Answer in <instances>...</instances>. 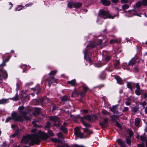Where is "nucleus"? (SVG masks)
Masks as SVG:
<instances>
[{"instance_id": "obj_1", "label": "nucleus", "mask_w": 147, "mask_h": 147, "mask_svg": "<svg viewBox=\"0 0 147 147\" xmlns=\"http://www.w3.org/2000/svg\"><path fill=\"white\" fill-rule=\"evenodd\" d=\"M22 138V142L27 144L28 141H30L29 144L32 145L34 144H38L41 140L47 142L51 141L55 143H58V147H69V145L64 142L61 141L57 138Z\"/></svg>"}, {"instance_id": "obj_2", "label": "nucleus", "mask_w": 147, "mask_h": 147, "mask_svg": "<svg viewBox=\"0 0 147 147\" xmlns=\"http://www.w3.org/2000/svg\"><path fill=\"white\" fill-rule=\"evenodd\" d=\"M100 16L102 17L104 19L107 18L113 19L115 16L111 15L108 11H105L103 10L100 11Z\"/></svg>"}, {"instance_id": "obj_3", "label": "nucleus", "mask_w": 147, "mask_h": 147, "mask_svg": "<svg viewBox=\"0 0 147 147\" xmlns=\"http://www.w3.org/2000/svg\"><path fill=\"white\" fill-rule=\"evenodd\" d=\"M11 119L13 120L16 121H22L23 118L20 115H18L16 113H14L11 114Z\"/></svg>"}, {"instance_id": "obj_4", "label": "nucleus", "mask_w": 147, "mask_h": 147, "mask_svg": "<svg viewBox=\"0 0 147 147\" xmlns=\"http://www.w3.org/2000/svg\"><path fill=\"white\" fill-rule=\"evenodd\" d=\"M74 134L76 137L80 138H83L84 137L83 133L80 132L78 127H76L74 129Z\"/></svg>"}, {"instance_id": "obj_5", "label": "nucleus", "mask_w": 147, "mask_h": 147, "mask_svg": "<svg viewBox=\"0 0 147 147\" xmlns=\"http://www.w3.org/2000/svg\"><path fill=\"white\" fill-rule=\"evenodd\" d=\"M139 62L138 58L136 57H135L132 58L129 61L128 65L129 66H132L136 63H138Z\"/></svg>"}, {"instance_id": "obj_6", "label": "nucleus", "mask_w": 147, "mask_h": 147, "mask_svg": "<svg viewBox=\"0 0 147 147\" xmlns=\"http://www.w3.org/2000/svg\"><path fill=\"white\" fill-rule=\"evenodd\" d=\"M7 76L8 74L6 71L1 69V77L5 79L7 78Z\"/></svg>"}, {"instance_id": "obj_7", "label": "nucleus", "mask_w": 147, "mask_h": 147, "mask_svg": "<svg viewBox=\"0 0 147 147\" xmlns=\"http://www.w3.org/2000/svg\"><path fill=\"white\" fill-rule=\"evenodd\" d=\"M38 137H40V138H45L47 135L45 132H42L40 131H38Z\"/></svg>"}, {"instance_id": "obj_8", "label": "nucleus", "mask_w": 147, "mask_h": 147, "mask_svg": "<svg viewBox=\"0 0 147 147\" xmlns=\"http://www.w3.org/2000/svg\"><path fill=\"white\" fill-rule=\"evenodd\" d=\"M115 78L116 79L118 84H123V81L120 77L117 76H115Z\"/></svg>"}, {"instance_id": "obj_9", "label": "nucleus", "mask_w": 147, "mask_h": 147, "mask_svg": "<svg viewBox=\"0 0 147 147\" xmlns=\"http://www.w3.org/2000/svg\"><path fill=\"white\" fill-rule=\"evenodd\" d=\"M67 82L68 84H70L72 86H75L76 85V83L75 79L73 80L70 81H68Z\"/></svg>"}, {"instance_id": "obj_10", "label": "nucleus", "mask_w": 147, "mask_h": 147, "mask_svg": "<svg viewBox=\"0 0 147 147\" xmlns=\"http://www.w3.org/2000/svg\"><path fill=\"white\" fill-rule=\"evenodd\" d=\"M50 78H51V80L49 81V79H48L47 80L48 81V83L49 86H50L51 84L53 82L56 83L57 80L53 77H52L51 78L50 77Z\"/></svg>"}, {"instance_id": "obj_11", "label": "nucleus", "mask_w": 147, "mask_h": 147, "mask_svg": "<svg viewBox=\"0 0 147 147\" xmlns=\"http://www.w3.org/2000/svg\"><path fill=\"white\" fill-rule=\"evenodd\" d=\"M10 58V56H9L8 58L5 59H3L2 63L1 64V66L3 67L4 66H6V63L9 61Z\"/></svg>"}, {"instance_id": "obj_12", "label": "nucleus", "mask_w": 147, "mask_h": 147, "mask_svg": "<svg viewBox=\"0 0 147 147\" xmlns=\"http://www.w3.org/2000/svg\"><path fill=\"white\" fill-rule=\"evenodd\" d=\"M82 5V4L80 2L75 3L73 4V7L75 8H79Z\"/></svg>"}, {"instance_id": "obj_13", "label": "nucleus", "mask_w": 147, "mask_h": 147, "mask_svg": "<svg viewBox=\"0 0 147 147\" xmlns=\"http://www.w3.org/2000/svg\"><path fill=\"white\" fill-rule=\"evenodd\" d=\"M50 120L54 121L55 122H56L59 121V118L57 116L51 117L50 118Z\"/></svg>"}, {"instance_id": "obj_14", "label": "nucleus", "mask_w": 147, "mask_h": 147, "mask_svg": "<svg viewBox=\"0 0 147 147\" xmlns=\"http://www.w3.org/2000/svg\"><path fill=\"white\" fill-rule=\"evenodd\" d=\"M101 2L103 5L105 6H108L110 4V1L107 0H101Z\"/></svg>"}, {"instance_id": "obj_15", "label": "nucleus", "mask_w": 147, "mask_h": 147, "mask_svg": "<svg viewBox=\"0 0 147 147\" xmlns=\"http://www.w3.org/2000/svg\"><path fill=\"white\" fill-rule=\"evenodd\" d=\"M140 119L138 118H136L135 119V124L136 126H138L140 123Z\"/></svg>"}, {"instance_id": "obj_16", "label": "nucleus", "mask_w": 147, "mask_h": 147, "mask_svg": "<svg viewBox=\"0 0 147 147\" xmlns=\"http://www.w3.org/2000/svg\"><path fill=\"white\" fill-rule=\"evenodd\" d=\"M117 142L121 146L124 145L125 143L122 141L121 139H119L117 140Z\"/></svg>"}, {"instance_id": "obj_17", "label": "nucleus", "mask_w": 147, "mask_h": 147, "mask_svg": "<svg viewBox=\"0 0 147 147\" xmlns=\"http://www.w3.org/2000/svg\"><path fill=\"white\" fill-rule=\"evenodd\" d=\"M19 98V95L17 93L15 95V96H14L12 98H11V99L13 100L16 101L18 100Z\"/></svg>"}, {"instance_id": "obj_18", "label": "nucleus", "mask_w": 147, "mask_h": 147, "mask_svg": "<svg viewBox=\"0 0 147 147\" xmlns=\"http://www.w3.org/2000/svg\"><path fill=\"white\" fill-rule=\"evenodd\" d=\"M117 109V106H115L111 108H110V110L111 111L114 113Z\"/></svg>"}, {"instance_id": "obj_19", "label": "nucleus", "mask_w": 147, "mask_h": 147, "mask_svg": "<svg viewBox=\"0 0 147 147\" xmlns=\"http://www.w3.org/2000/svg\"><path fill=\"white\" fill-rule=\"evenodd\" d=\"M119 42V41L117 39H111L109 42V43L110 44H112L113 43H117Z\"/></svg>"}, {"instance_id": "obj_20", "label": "nucleus", "mask_w": 147, "mask_h": 147, "mask_svg": "<svg viewBox=\"0 0 147 147\" xmlns=\"http://www.w3.org/2000/svg\"><path fill=\"white\" fill-rule=\"evenodd\" d=\"M129 7V6L127 4H125L122 5V9L123 10L127 9Z\"/></svg>"}, {"instance_id": "obj_21", "label": "nucleus", "mask_w": 147, "mask_h": 147, "mask_svg": "<svg viewBox=\"0 0 147 147\" xmlns=\"http://www.w3.org/2000/svg\"><path fill=\"white\" fill-rule=\"evenodd\" d=\"M74 3L71 1L69 2L68 3V7L70 8H71L73 6Z\"/></svg>"}, {"instance_id": "obj_22", "label": "nucleus", "mask_w": 147, "mask_h": 147, "mask_svg": "<svg viewBox=\"0 0 147 147\" xmlns=\"http://www.w3.org/2000/svg\"><path fill=\"white\" fill-rule=\"evenodd\" d=\"M57 72L56 70L52 71L49 74V75L50 76H54L55 75Z\"/></svg>"}, {"instance_id": "obj_23", "label": "nucleus", "mask_w": 147, "mask_h": 147, "mask_svg": "<svg viewBox=\"0 0 147 147\" xmlns=\"http://www.w3.org/2000/svg\"><path fill=\"white\" fill-rule=\"evenodd\" d=\"M60 129L61 130L63 131L64 133H66L67 131V129L63 126L61 127Z\"/></svg>"}, {"instance_id": "obj_24", "label": "nucleus", "mask_w": 147, "mask_h": 147, "mask_svg": "<svg viewBox=\"0 0 147 147\" xmlns=\"http://www.w3.org/2000/svg\"><path fill=\"white\" fill-rule=\"evenodd\" d=\"M24 6L22 5H19L16 8V9L17 11H19L22 9Z\"/></svg>"}, {"instance_id": "obj_25", "label": "nucleus", "mask_w": 147, "mask_h": 147, "mask_svg": "<svg viewBox=\"0 0 147 147\" xmlns=\"http://www.w3.org/2000/svg\"><path fill=\"white\" fill-rule=\"evenodd\" d=\"M68 99V98L67 96H64L62 98L61 100L62 101H66Z\"/></svg>"}, {"instance_id": "obj_26", "label": "nucleus", "mask_w": 147, "mask_h": 147, "mask_svg": "<svg viewBox=\"0 0 147 147\" xmlns=\"http://www.w3.org/2000/svg\"><path fill=\"white\" fill-rule=\"evenodd\" d=\"M127 131L129 134V135L130 137H132L134 134L133 131L129 129H128Z\"/></svg>"}, {"instance_id": "obj_27", "label": "nucleus", "mask_w": 147, "mask_h": 147, "mask_svg": "<svg viewBox=\"0 0 147 147\" xmlns=\"http://www.w3.org/2000/svg\"><path fill=\"white\" fill-rule=\"evenodd\" d=\"M142 5V2L140 1H138L136 4V6L137 7H140Z\"/></svg>"}, {"instance_id": "obj_28", "label": "nucleus", "mask_w": 147, "mask_h": 147, "mask_svg": "<svg viewBox=\"0 0 147 147\" xmlns=\"http://www.w3.org/2000/svg\"><path fill=\"white\" fill-rule=\"evenodd\" d=\"M101 113L103 114L108 115H109V113L105 109H103L101 111Z\"/></svg>"}, {"instance_id": "obj_29", "label": "nucleus", "mask_w": 147, "mask_h": 147, "mask_svg": "<svg viewBox=\"0 0 147 147\" xmlns=\"http://www.w3.org/2000/svg\"><path fill=\"white\" fill-rule=\"evenodd\" d=\"M139 71V69L137 66H136L134 68L133 71L134 72H138Z\"/></svg>"}, {"instance_id": "obj_30", "label": "nucleus", "mask_w": 147, "mask_h": 147, "mask_svg": "<svg viewBox=\"0 0 147 147\" xmlns=\"http://www.w3.org/2000/svg\"><path fill=\"white\" fill-rule=\"evenodd\" d=\"M142 5L144 6L147 5V0H142Z\"/></svg>"}, {"instance_id": "obj_31", "label": "nucleus", "mask_w": 147, "mask_h": 147, "mask_svg": "<svg viewBox=\"0 0 147 147\" xmlns=\"http://www.w3.org/2000/svg\"><path fill=\"white\" fill-rule=\"evenodd\" d=\"M96 46V45H94L93 44H92L91 45H88L87 46V48H89V47L90 48H94Z\"/></svg>"}, {"instance_id": "obj_32", "label": "nucleus", "mask_w": 147, "mask_h": 147, "mask_svg": "<svg viewBox=\"0 0 147 147\" xmlns=\"http://www.w3.org/2000/svg\"><path fill=\"white\" fill-rule=\"evenodd\" d=\"M135 92V94L139 96L141 94V92L139 90H136Z\"/></svg>"}, {"instance_id": "obj_33", "label": "nucleus", "mask_w": 147, "mask_h": 147, "mask_svg": "<svg viewBox=\"0 0 147 147\" xmlns=\"http://www.w3.org/2000/svg\"><path fill=\"white\" fill-rule=\"evenodd\" d=\"M126 142L127 144L129 145H131V141L130 138H126Z\"/></svg>"}, {"instance_id": "obj_34", "label": "nucleus", "mask_w": 147, "mask_h": 147, "mask_svg": "<svg viewBox=\"0 0 147 147\" xmlns=\"http://www.w3.org/2000/svg\"><path fill=\"white\" fill-rule=\"evenodd\" d=\"M84 118L85 119H87L88 120H90L91 119V117L90 115H88L86 116H85L84 117Z\"/></svg>"}, {"instance_id": "obj_35", "label": "nucleus", "mask_w": 147, "mask_h": 147, "mask_svg": "<svg viewBox=\"0 0 147 147\" xmlns=\"http://www.w3.org/2000/svg\"><path fill=\"white\" fill-rule=\"evenodd\" d=\"M83 90H84V91H86L87 90H88V87L85 85H84L83 86Z\"/></svg>"}, {"instance_id": "obj_36", "label": "nucleus", "mask_w": 147, "mask_h": 147, "mask_svg": "<svg viewBox=\"0 0 147 147\" xmlns=\"http://www.w3.org/2000/svg\"><path fill=\"white\" fill-rule=\"evenodd\" d=\"M106 124L103 121L100 122L99 123L100 125L102 127H105Z\"/></svg>"}, {"instance_id": "obj_37", "label": "nucleus", "mask_w": 147, "mask_h": 147, "mask_svg": "<svg viewBox=\"0 0 147 147\" xmlns=\"http://www.w3.org/2000/svg\"><path fill=\"white\" fill-rule=\"evenodd\" d=\"M7 100L2 99L1 100V104H4L6 103L7 101Z\"/></svg>"}, {"instance_id": "obj_38", "label": "nucleus", "mask_w": 147, "mask_h": 147, "mask_svg": "<svg viewBox=\"0 0 147 147\" xmlns=\"http://www.w3.org/2000/svg\"><path fill=\"white\" fill-rule=\"evenodd\" d=\"M24 109V107L22 106H20L19 107V109L20 110V112L21 113H22V112H23L22 110Z\"/></svg>"}, {"instance_id": "obj_39", "label": "nucleus", "mask_w": 147, "mask_h": 147, "mask_svg": "<svg viewBox=\"0 0 147 147\" xmlns=\"http://www.w3.org/2000/svg\"><path fill=\"white\" fill-rule=\"evenodd\" d=\"M48 134L50 136H54L53 133L51 131H48Z\"/></svg>"}, {"instance_id": "obj_40", "label": "nucleus", "mask_w": 147, "mask_h": 147, "mask_svg": "<svg viewBox=\"0 0 147 147\" xmlns=\"http://www.w3.org/2000/svg\"><path fill=\"white\" fill-rule=\"evenodd\" d=\"M81 121L83 124L86 127H88L90 125L89 124L85 122L84 121L81 120Z\"/></svg>"}, {"instance_id": "obj_41", "label": "nucleus", "mask_w": 147, "mask_h": 147, "mask_svg": "<svg viewBox=\"0 0 147 147\" xmlns=\"http://www.w3.org/2000/svg\"><path fill=\"white\" fill-rule=\"evenodd\" d=\"M120 62L119 61H117L116 62V63L115 64V68L117 67L118 65H119Z\"/></svg>"}, {"instance_id": "obj_42", "label": "nucleus", "mask_w": 147, "mask_h": 147, "mask_svg": "<svg viewBox=\"0 0 147 147\" xmlns=\"http://www.w3.org/2000/svg\"><path fill=\"white\" fill-rule=\"evenodd\" d=\"M136 90H140V85L139 84V83H137L136 85Z\"/></svg>"}, {"instance_id": "obj_43", "label": "nucleus", "mask_w": 147, "mask_h": 147, "mask_svg": "<svg viewBox=\"0 0 147 147\" xmlns=\"http://www.w3.org/2000/svg\"><path fill=\"white\" fill-rule=\"evenodd\" d=\"M50 125L51 123H47L45 127V128H49L50 127Z\"/></svg>"}, {"instance_id": "obj_44", "label": "nucleus", "mask_w": 147, "mask_h": 147, "mask_svg": "<svg viewBox=\"0 0 147 147\" xmlns=\"http://www.w3.org/2000/svg\"><path fill=\"white\" fill-rule=\"evenodd\" d=\"M84 131L85 132H87L88 134H91L92 133V132L89 131L87 129H84Z\"/></svg>"}, {"instance_id": "obj_45", "label": "nucleus", "mask_w": 147, "mask_h": 147, "mask_svg": "<svg viewBox=\"0 0 147 147\" xmlns=\"http://www.w3.org/2000/svg\"><path fill=\"white\" fill-rule=\"evenodd\" d=\"M8 3H9V5L10 6V7H9V9H10L13 7V5L11 2H9Z\"/></svg>"}, {"instance_id": "obj_46", "label": "nucleus", "mask_w": 147, "mask_h": 147, "mask_svg": "<svg viewBox=\"0 0 147 147\" xmlns=\"http://www.w3.org/2000/svg\"><path fill=\"white\" fill-rule=\"evenodd\" d=\"M108 120V118H105L103 119V122L107 124V123Z\"/></svg>"}, {"instance_id": "obj_47", "label": "nucleus", "mask_w": 147, "mask_h": 147, "mask_svg": "<svg viewBox=\"0 0 147 147\" xmlns=\"http://www.w3.org/2000/svg\"><path fill=\"white\" fill-rule=\"evenodd\" d=\"M111 59L110 57V56H107L106 57L105 60L107 62L108 61Z\"/></svg>"}, {"instance_id": "obj_48", "label": "nucleus", "mask_w": 147, "mask_h": 147, "mask_svg": "<svg viewBox=\"0 0 147 147\" xmlns=\"http://www.w3.org/2000/svg\"><path fill=\"white\" fill-rule=\"evenodd\" d=\"M128 2V0H121V2L122 3H127Z\"/></svg>"}, {"instance_id": "obj_49", "label": "nucleus", "mask_w": 147, "mask_h": 147, "mask_svg": "<svg viewBox=\"0 0 147 147\" xmlns=\"http://www.w3.org/2000/svg\"><path fill=\"white\" fill-rule=\"evenodd\" d=\"M128 107H124L123 110V112H124L127 111H128Z\"/></svg>"}, {"instance_id": "obj_50", "label": "nucleus", "mask_w": 147, "mask_h": 147, "mask_svg": "<svg viewBox=\"0 0 147 147\" xmlns=\"http://www.w3.org/2000/svg\"><path fill=\"white\" fill-rule=\"evenodd\" d=\"M11 119V118L10 117H7L5 120V121L6 122H8L9 120H10Z\"/></svg>"}, {"instance_id": "obj_51", "label": "nucleus", "mask_w": 147, "mask_h": 147, "mask_svg": "<svg viewBox=\"0 0 147 147\" xmlns=\"http://www.w3.org/2000/svg\"><path fill=\"white\" fill-rule=\"evenodd\" d=\"M57 136L58 138H61L62 137V134L61 133H58Z\"/></svg>"}, {"instance_id": "obj_52", "label": "nucleus", "mask_w": 147, "mask_h": 147, "mask_svg": "<svg viewBox=\"0 0 147 147\" xmlns=\"http://www.w3.org/2000/svg\"><path fill=\"white\" fill-rule=\"evenodd\" d=\"M127 86L128 88H131V85L130 83H128L127 84Z\"/></svg>"}, {"instance_id": "obj_53", "label": "nucleus", "mask_w": 147, "mask_h": 147, "mask_svg": "<svg viewBox=\"0 0 147 147\" xmlns=\"http://www.w3.org/2000/svg\"><path fill=\"white\" fill-rule=\"evenodd\" d=\"M17 135H18V134H17V133H15V134H13L12 135V136L13 137H17Z\"/></svg>"}, {"instance_id": "obj_54", "label": "nucleus", "mask_w": 147, "mask_h": 147, "mask_svg": "<svg viewBox=\"0 0 147 147\" xmlns=\"http://www.w3.org/2000/svg\"><path fill=\"white\" fill-rule=\"evenodd\" d=\"M111 1L113 3H117L118 2V0H111Z\"/></svg>"}, {"instance_id": "obj_55", "label": "nucleus", "mask_w": 147, "mask_h": 147, "mask_svg": "<svg viewBox=\"0 0 147 147\" xmlns=\"http://www.w3.org/2000/svg\"><path fill=\"white\" fill-rule=\"evenodd\" d=\"M125 104L127 105H129L130 104V103L129 101H126L125 102Z\"/></svg>"}, {"instance_id": "obj_56", "label": "nucleus", "mask_w": 147, "mask_h": 147, "mask_svg": "<svg viewBox=\"0 0 147 147\" xmlns=\"http://www.w3.org/2000/svg\"><path fill=\"white\" fill-rule=\"evenodd\" d=\"M116 126L118 127H121L120 125L118 123H117Z\"/></svg>"}, {"instance_id": "obj_57", "label": "nucleus", "mask_w": 147, "mask_h": 147, "mask_svg": "<svg viewBox=\"0 0 147 147\" xmlns=\"http://www.w3.org/2000/svg\"><path fill=\"white\" fill-rule=\"evenodd\" d=\"M102 64H100V65H98V64H96V66L97 67H101L102 66Z\"/></svg>"}, {"instance_id": "obj_58", "label": "nucleus", "mask_w": 147, "mask_h": 147, "mask_svg": "<svg viewBox=\"0 0 147 147\" xmlns=\"http://www.w3.org/2000/svg\"><path fill=\"white\" fill-rule=\"evenodd\" d=\"M102 43V40H100L99 43L97 45H101Z\"/></svg>"}, {"instance_id": "obj_59", "label": "nucleus", "mask_w": 147, "mask_h": 147, "mask_svg": "<svg viewBox=\"0 0 147 147\" xmlns=\"http://www.w3.org/2000/svg\"><path fill=\"white\" fill-rule=\"evenodd\" d=\"M145 112L147 114V107L145 109Z\"/></svg>"}, {"instance_id": "obj_60", "label": "nucleus", "mask_w": 147, "mask_h": 147, "mask_svg": "<svg viewBox=\"0 0 147 147\" xmlns=\"http://www.w3.org/2000/svg\"><path fill=\"white\" fill-rule=\"evenodd\" d=\"M25 118L27 120H30V118L28 117H26Z\"/></svg>"}, {"instance_id": "obj_61", "label": "nucleus", "mask_w": 147, "mask_h": 147, "mask_svg": "<svg viewBox=\"0 0 147 147\" xmlns=\"http://www.w3.org/2000/svg\"><path fill=\"white\" fill-rule=\"evenodd\" d=\"M145 104V102H142L141 104L144 107V105H146V104Z\"/></svg>"}, {"instance_id": "obj_62", "label": "nucleus", "mask_w": 147, "mask_h": 147, "mask_svg": "<svg viewBox=\"0 0 147 147\" xmlns=\"http://www.w3.org/2000/svg\"><path fill=\"white\" fill-rule=\"evenodd\" d=\"M83 111L84 113H86L88 112V110L86 109H85Z\"/></svg>"}, {"instance_id": "obj_63", "label": "nucleus", "mask_w": 147, "mask_h": 147, "mask_svg": "<svg viewBox=\"0 0 147 147\" xmlns=\"http://www.w3.org/2000/svg\"><path fill=\"white\" fill-rule=\"evenodd\" d=\"M31 136H30V135H27V136L26 137V138H31Z\"/></svg>"}, {"instance_id": "obj_64", "label": "nucleus", "mask_w": 147, "mask_h": 147, "mask_svg": "<svg viewBox=\"0 0 147 147\" xmlns=\"http://www.w3.org/2000/svg\"><path fill=\"white\" fill-rule=\"evenodd\" d=\"M56 107L55 106L53 105V110H54L56 109Z\"/></svg>"}]
</instances>
